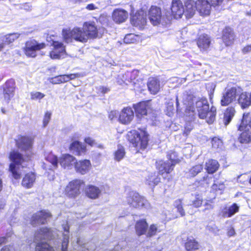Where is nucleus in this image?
<instances>
[{"label":"nucleus","instance_id":"nucleus-24","mask_svg":"<svg viewBox=\"0 0 251 251\" xmlns=\"http://www.w3.org/2000/svg\"><path fill=\"white\" fill-rule=\"evenodd\" d=\"M70 150L75 155H81L86 152V147L81 143L75 141L70 146Z\"/></svg>","mask_w":251,"mask_h":251},{"label":"nucleus","instance_id":"nucleus-33","mask_svg":"<svg viewBox=\"0 0 251 251\" xmlns=\"http://www.w3.org/2000/svg\"><path fill=\"white\" fill-rule=\"evenodd\" d=\"M100 193V190L96 186L89 185L86 189V194L88 197L92 199L98 198Z\"/></svg>","mask_w":251,"mask_h":251},{"label":"nucleus","instance_id":"nucleus-62","mask_svg":"<svg viewBox=\"0 0 251 251\" xmlns=\"http://www.w3.org/2000/svg\"><path fill=\"white\" fill-rule=\"evenodd\" d=\"M4 100L6 103H8L11 98L13 96L3 91Z\"/></svg>","mask_w":251,"mask_h":251},{"label":"nucleus","instance_id":"nucleus-18","mask_svg":"<svg viewBox=\"0 0 251 251\" xmlns=\"http://www.w3.org/2000/svg\"><path fill=\"white\" fill-rule=\"evenodd\" d=\"M91 164L90 160L87 159L81 160L75 163V171L81 175L87 174L90 170Z\"/></svg>","mask_w":251,"mask_h":251},{"label":"nucleus","instance_id":"nucleus-48","mask_svg":"<svg viewBox=\"0 0 251 251\" xmlns=\"http://www.w3.org/2000/svg\"><path fill=\"white\" fill-rule=\"evenodd\" d=\"M30 96L31 100L40 101L45 97V95L40 92L33 91L30 93Z\"/></svg>","mask_w":251,"mask_h":251},{"label":"nucleus","instance_id":"nucleus-1","mask_svg":"<svg viewBox=\"0 0 251 251\" xmlns=\"http://www.w3.org/2000/svg\"><path fill=\"white\" fill-rule=\"evenodd\" d=\"M62 35L67 42L74 39L77 41L85 43L89 38H96L98 30L94 23L85 22L82 28L75 27L72 30L63 29Z\"/></svg>","mask_w":251,"mask_h":251},{"label":"nucleus","instance_id":"nucleus-20","mask_svg":"<svg viewBox=\"0 0 251 251\" xmlns=\"http://www.w3.org/2000/svg\"><path fill=\"white\" fill-rule=\"evenodd\" d=\"M134 108L138 117L146 115L151 111L150 103L149 101L140 102L134 105Z\"/></svg>","mask_w":251,"mask_h":251},{"label":"nucleus","instance_id":"nucleus-63","mask_svg":"<svg viewBox=\"0 0 251 251\" xmlns=\"http://www.w3.org/2000/svg\"><path fill=\"white\" fill-rule=\"evenodd\" d=\"M50 83L52 84L60 83V79L59 78V75L51 78L50 80Z\"/></svg>","mask_w":251,"mask_h":251},{"label":"nucleus","instance_id":"nucleus-59","mask_svg":"<svg viewBox=\"0 0 251 251\" xmlns=\"http://www.w3.org/2000/svg\"><path fill=\"white\" fill-rule=\"evenodd\" d=\"M130 79H131L132 83L134 85L136 84V82L134 80L138 75L139 71L136 70H133L132 72H130Z\"/></svg>","mask_w":251,"mask_h":251},{"label":"nucleus","instance_id":"nucleus-15","mask_svg":"<svg viewBox=\"0 0 251 251\" xmlns=\"http://www.w3.org/2000/svg\"><path fill=\"white\" fill-rule=\"evenodd\" d=\"M75 163H76V158L69 154L63 155L59 159L60 165L65 169H72L75 168Z\"/></svg>","mask_w":251,"mask_h":251},{"label":"nucleus","instance_id":"nucleus-46","mask_svg":"<svg viewBox=\"0 0 251 251\" xmlns=\"http://www.w3.org/2000/svg\"><path fill=\"white\" fill-rule=\"evenodd\" d=\"M174 206L176 208L177 212L179 213L181 216L185 215V211L182 204V201L178 199L175 201Z\"/></svg>","mask_w":251,"mask_h":251},{"label":"nucleus","instance_id":"nucleus-47","mask_svg":"<svg viewBox=\"0 0 251 251\" xmlns=\"http://www.w3.org/2000/svg\"><path fill=\"white\" fill-rule=\"evenodd\" d=\"M130 72H126L123 75L121 81H118L119 84H122V83L128 85L129 83H132V81L130 78Z\"/></svg>","mask_w":251,"mask_h":251},{"label":"nucleus","instance_id":"nucleus-37","mask_svg":"<svg viewBox=\"0 0 251 251\" xmlns=\"http://www.w3.org/2000/svg\"><path fill=\"white\" fill-rule=\"evenodd\" d=\"M238 138L239 141L242 144H247L251 142V131L246 128L242 130Z\"/></svg>","mask_w":251,"mask_h":251},{"label":"nucleus","instance_id":"nucleus-21","mask_svg":"<svg viewBox=\"0 0 251 251\" xmlns=\"http://www.w3.org/2000/svg\"><path fill=\"white\" fill-rule=\"evenodd\" d=\"M235 34L233 29L229 27H226L222 32V40L226 46H229L233 43Z\"/></svg>","mask_w":251,"mask_h":251},{"label":"nucleus","instance_id":"nucleus-5","mask_svg":"<svg viewBox=\"0 0 251 251\" xmlns=\"http://www.w3.org/2000/svg\"><path fill=\"white\" fill-rule=\"evenodd\" d=\"M9 158L12 161L9 166V171L12 176L15 179H18L20 178L22 174L20 168L24 167L22 164L24 161V159L21 153L14 151L10 152Z\"/></svg>","mask_w":251,"mask_h":251},{"label":"nucleus","instance_id":"nucleus-54","mask_svg":"<svg viewBox=\"0 0 251 251\" xmlns=\"http://www.w3.org/2000/svg\"><path fill=\"white\" fill-rule=\"evenodd\" d=\"M203 205L205 207L204 209L203 210L204 212L213 209L214 208L213 199L206 200Z\"/></svg>","mask_w":251,"mask_h":251},{"label":"nucleus","instance_id":"nucleus-55","mask_svg":"<svg viewBox=\"0 0 251 251\" xmlns=\"http://www.w3.org/2000/svg\"><path fill=\"white\" fill-rule=\"evenodd\" d=\"M212 177H209L208 175H206L199 181V183H200L201 185L207 186L209 185V184L212 181Z\"/></svg>","mask_w":251,"mask_h":251},{"label":"nucleus","instance_id":"nucleus-17","mask_svg":"<svg viewBox=\"0 0 251 251\" xmlns=\"http://www.w3.org/2000/svg\"><path fill=\"white\" fill-rule=\"evenodd\" d=\"M195 6L201 15L207 16L210 14L211 5L207 0H197Z\"/></svg>","mask_w":251,"mask_h":251},{"label":"nucleus","instance_id":"nucleus-40","mask_svg":"<svg viewBox=\"0 0 251 251\" xmlns=\"http://www.w3.org/2000/svg\"><path fill=\"white\" fill-rule=\"evenodd\" d=\"M160 181V178L156 173H151L148 176L146 183L151 186H155Z\"/></svg>","mask_w":251,"mask_h":251},{"label":"nucleus","instance_id":"nucleus-64","mask_svg":"<svg viewBox=\"0 0 251 251\" xmlns=\"http://www.w3.org/2000/svg\"><path fill=\"white\" fill-rule=\"evenodd\" d=\"M223 0H211V6L219 5L222 4Z\"/></svg>","mask_w":251,"mask_h":251},{"label":"nucleus","instance_id":"nucleus-44","mask_svg":"<svg viewBox=\"0 0 251 251\" xmlns=\"http://www.w3.org/2000/svg\"><path fill=\"white\" fill-rule=\"evenodd\" d=\"M125 155L124 148L122 146H118V150L114 154V159L117 161L122 159Z\"/></svg>","mask_w":251,"mask_h":251},{"label":"nucleus","instance_id":"nucleus-32","mask_svg":"<svg viewBox=\"0 0 251 251\" xmlns=\"http://www.w3.org/2000/svg\"><path fill=\"white\" fill-rule=\"evenodd\" d=\"M148 227V225L145 219L138 221L135 224V230L139 236L145 234Z\"/></svg>","mask_w":251,"mask_h":251},{"label":"nucleus","instance_id":"nucleus-11","mask_svg":"<svg viewBox=\"0 0 251 251\" xmlns=\"http://www.w3.org/2000/svg\"><path fill=\"white\" fill-rule=\"evenodd\" d=\"M239 95L237 90L235 87H232L228 89L223 94L221 100V104L222 106H227L229 104L236 100V97Z\"/></svg>","mask_w":251,"mask_h":251},{"label":"nucleus","instance_id":"nucleus-16","mask_svg":"<svg viewBox=\"0 0 251 251\" xmlns=\"http://www.w3.org/2000/svg\"><path fill=\"white\" fill-rule=\"evenodd\" d=\"M171 11L176 19L180 18L184 13V8L180 0H173Z\"/></svg>","mask_w":251,"mask_h":251},{"label":"nucleus","instance_id":"nucleus-9","mask_svg":"<svg viewBox=\"0 0 251 251\" xmlns=\"http://www.w3.org/2000/svg\"><path fill=\"white\" fill-rule=\"evenodd\" d=\"M83 183L82 180L78 179L70 181L65 188V195L70 198H75L80 194V188Z\"/></svg>","mask_w":251,"mask_h":251},{"label":"nucleus","instance_id":"nucleus-39","mask_svg":"<svg viewBox=\"0 0 251 251\" xmlns=\"http://www.w3.org/2000/svg\"><path fill=\"white\" fill-rule=\"evenodd\" d=\"M21 35L18 33H13L7 34L3 37L0 38V39L3 41V45L5 44H9L14 42Z\"/></svg>","mask_w":251,"mask_h":251},{"label":"nucleus","instance_id":"nucleus-53","mask_svg":"<svg viewBox=\"0 0 251 251\" xmlns=\"http://www.w3.org/2000/svg\"><path fill=\"white\" fill-rule=\"evenodd\" d=\"M212 145L213 148L219 149L221 148L223 146V143L221 140L215 137L212 140Z\"/></svg>","mask_w":251,"mask_h":251},{"label":"nucleus","instance_id":"nucleus-42","mask_svg":"<svg viewBox=\"0 0 251 251\" xmlns=\"http://www.w3.org/2000/svg\"><path fill=\"white\" fill-rule=\"evenodd\" d=\"M198 247V242L194 239H190L185 243V248L187 251L197 250Z\"/></svg>","mask_w":251,"mask_h":251},{"label":"nucleus","instance_id":"nucleus-38","mask_svg":"<svg viewBox=\"0 0 251 251\" xmlns=\"http://www.w3.org/2000/svg\"><path fill=\"white\" fill-rule=\"evenodd\" d=\"M238 100L243 108H245L251 104V100L246 93H242L240 95Z\"/></svg>","mask_w":251,"mask_h":251},{"label":"nucleus","instance_id":"nucleus-2","mask_svg":"<svg viewBox=\"0 0 251 251\" xmlns=\"http://www.w3.org/2000/svg\"><path fill=\"white\" fill-rule=\"evenodd\" d=\"M194 112H197L198 117L201 119H205L209 125L212 124L215 120L216 108L212 106L209 109V105L206 99H201L197 100L194 105Z\"/></svg>","mask_w":251,"mask_h":251},{"label":"nucleus","instance_id":"nucleus-7","mask_svg":"<svg viewBox=\"0 0 251 251\" xmlns=\"http://www.w3.org/2000/svg\"><path fill=\"white\" fill-rule=\"evenodd\" d=\"M149 19L151 23L154 25L158 24H164L167 23V21L170 20L167 16L165 17L162 15L161 9L155 6H152L149 11Z\"/></svg>","mask_w":251,"mask_h":251},{"label":"nucleus","instance_id":"nucleus-14","mask_svg":"<svg viewBox=\"0 0 251 251\" xmlns=\"http://www.w3.org/2000/svg\"><path fill=\"white\" fill-rule=\"evenodd\" d=\"M51 216L49 212L41 210L34 214L31 220V224L33 226L38 224H45L47 219Z\"/></svg>","mask_w":251,"mask_h":251},{"label":"nucleus","instance_id":"nucleus-31","mask_svg":"<svg viewBox=\"0 0 251 251\" xmlns=\"http://www.w3.org/2000/svg\"><path fill=\"white\" fill-rule=\"evenodd\" d=\"M251 129V113H244L242 119L238 126L239 130H243L244 129Z\"/></svg>","mask_w":251,"mask_h":251},{"label":"nucleus","instance_id":"nucleus-13","mask_svg":"<svg viewBox=\"0 0 251 251\" xmlns=\"http://www.w3.org/2000/svg\"><path fill=\"white\" fill-rule=\"evenodd\" d=\"M146 13L143 10H140L136 12L131 18V23L135 26L142 27L147 22Z\"/></svg>","mask_w":251,"mask_h":251},{"label":"nucleus","instance_id":"nucleus-6","mask_svg":"<svg viewBox=\"0 0 251 251\" xmlns=\"http://www.w3.org/2000/svg\"><path fill=\"white\" fill-rule=\"evenodd\" d=\"M126 201L130 206L135 208H148L150 206V204L147 200L133 191L128 193L126 197Z\"/></svg>","mask_w":251,"mask_h":251},{"label":"nucleus","instance_id":"nucleus-50","mask_svg":"<svg viewBox=\"0 0 251 251\" xmlns=\"http://www.w3.org/2000/svg\"><path fill=\"white\" fill-rule=\"evenodd\" d=\"M169 160L173 163V165H176L179 162V159L177 158V155L175 151H171L167 155Z\"/></svg>","mask_w":251,"mask_h":251},{"label":"nucleus","instance_id":"nucleus-56","mask_svg":"<svg viewBox=\"0 0 251 251\" xmlns=\"http://www.w3.org/2000/svg\"><path fill=\"white\" fill-rule=\"evenodd\" d=\"M202 203V198L199 195L196 196V199L193 201V205L195 207H199Z\"/></svg>","mask_w":251,"mask_h":251},{"label":"nucleus","instance_id":"nucleus-41","mask_svg":"<svg viewBox=\"0 0 251 251\" xmlns=\"http://www.w3.org/2000/svg\"><path fill=\"white\" fill-rule=\"evenodd\" d=\"M14 89V84L12 80H9L6 82L3 88V91L13 96Z\"/></svg>","mask_w":251,"mask_h":251},{"label":"nucleus","instance_id":"nucleus-61","mask_svg":"<svg viewBox=\"0 0 251 251\" xmlns=\"http://www.w3.org/2000/svg\"><path fill=\"white\" fill-rule=\"evenodd\" d=\"M85 142L91 146H94L96 144L95 141L91 138L87 137L85 139Z\"/></svg>","mask_w":251,"mask_h":251},{"label":"nucleus","instance_id":"nucleus-10","mask_svg":"<svg viewBox=\"0 0 251 251\" xmlns=\"http://www.w3.org/2000/svg\"><path fill=\"white\" fill-rule=\"evenodd\" d=\"M16 145L22 151H25L28 159L32 154V140L23 136H19L16 140Z\"/></svg>","mask_w":251,"mask_h":251},{"label":"nucleus","instance_id":"nucleus-34","mask_svg":"<svg viewBox=\"0 0 251 251\" xmlns=\"http://www.w3.org/2000/svg\"><path fill=\"white\" fill-rule=\"evenodd\" d=\"M219 166L218 162L214 159H210L205 163V169L209 174H213L216 172Z\"/></svg>","mask_w":251,"mask_h":251},{"label":"nucleus","instance_id":"nucleus-43","mask_svg":"<svg viewBox=\"0 0 251 251\" xmlns=\"http://www.w3.org/2000/svg\"><path fill=\"white\" fill-rule=\"evenodd\" d=\"M78 76L77 74H71L69 75H59L60 83H64L69 81L70 80L74 79Z\"/></svg>","mask_w":251,"mask_h":251},{"label":"nucleus","instance_id":"nucleus-28","mask_svg":"<svg viewBox=\"0 0 251 251\" xmlns=\"http://www.w3.org/2000/svg\"><path fill=\"white\" fill-rule=\"evenodd\" d=\"M148 87L152 94H157L160 89V81L156 78H150L148 82Z\"/></svg>","mask_w":251,"mask_h":251},{"label":"nucleus","instance_id":"nucleus-12","mask_svg":"<svg viewBox=\"0 0 251 251\" xmlns=\"http://www.w3.org/2000/svg\"><path fill=\"white\" fill-rule=\"evenodd\" d=\"M51 45L53 46V50L50 52V56L52 59H60L63 57L66 51L63 44L58 41H52Z\"/></svg>","mask_w":251,"mask_h":251},{"label":"nucleus","instance_id":"nucleus-22","mask_svg":"<svg viewBox=\"0 0 251 251\" xmlns=\"http://www.w3.org/2000/svg\"><path fill=\"white\" fill-rule=\"evenodd\" d=\"M127 17V12L123 9H116L112 13V19L117 23L124 22Z\"/></svg>","mask_w":251,"mask_h":251},{"label":"nucleus","instance_id":"nucleus-45","mask_svg":"<svg viewBox=\"0 0 251 251\" xmlns=\"http://www.w3.org/2000/svg\"><path fill=\"white\" fill-rule=\"evenodd\" d=\"M203 169L202 165H196L192 167L189 170V175L191 177L195 176L197 174L200 173Z\"/></svg>","mask_w":251,"mask_h":251},{"label":"nucleus","instance_id":"nucleus-60","mask_svg":"<svg viewBox=\"0 0 251 251\" xmlns=\"http://www.w3.org/2000/svg\"><path fill=\"white\" fill-rule=\"evenodd\" d=\"M224 188V185L220 184L219 185L216 183H214L212 186L213 190L217 191V190H222Z\"/></svg>","mask_w":251,"mask_h":251},{"label":"nucleus","instance_id":"nucleus-49","mask_svg":"<svg viewBox=\"0 0 251 251\" xmlns=\"http://www.w3.org/2000/svg\"><path fill=\"white\" fill-rule=\"evenodd\" d=\"M161 229H159L156 225L152 224L151 225L148 231L147 236L151 237L156 234V233L158 232L161 231Z\"/></svg>","mask_w":251,"mask_h":251},{"label":"nucleus","instance_id":"nucleus-52","mask_svg":"<svg viewBox=\"0 0 251 251\" xmlns=\"http://www.w3.org/2000/svg\"><path fill=\"white\" fill-rule=\"evenodd\" d=\"M194 127V123L192 122H187L186 123L183 131V135L187 136L189 135L191 131Z\"/></svg>","mask_w":251,"mask_h":251},{"label":"nucleus","instance_id":"nucleus-57","mask_svg":"<svg viewBox=\"0 0 251 251\" xmlns=\"http://www.w3.org/2000/svg\"><path fill=\"white\" fill-rule=\"evenodd\" d=\"M51 113L50 112L47 111L46 112L43 119V125L44 127L46 126L49 124L51 118Z\"/></svg>","mask_w":251,"mask_h":251},{"label":"nucleus","instance_id":"nucleus-29","mask_svg":"<svg viewBox=\"0 0 251 251\" xmlns=\"http://www.w3.org/2000/svg\"><path fill=\"white\" fill-rule=\"evenodd\" d=\"M46 160L47 162L51 164V165L49 166L45 163H43V167L45 170H52L53 169L56 168L57 167L58 160L57 156L52 153H50L46 157Z\"/></svg>","mask_w":251,"mask_h":251},{"label":"nucleus","instance_id":"nucleus-4","mask_svg":"<svg viewBox=\"0 0 251 251\" xmlns=\"http://www.w3.org/2000/svg\"><path fill=\"white\" fill-rule=\"evenodd\" d=\"M149 135L144 131L138 132L133 130L128 134V140L132 147L136 148L137 151L139 149L145 150L148 144Z\"/></svg>","mask_w":251,"mask_h":251},{"label":"nucleus","instance_id":"nucleus-51","mask_svg":"<svg viewBox=\"0 0 251 251\" xmlns=\"http://www.w3.org/2000/svg\"><path fill=\"white\" fill-rule=\"evenodd\" d=\"M136 41V36L134 34H126L124 39V42L126 44L133 43Z\"/></svg>","mask_w":251,"mask_h":251},{"label":"nucleus","instance_id":"nucleus-35","mask_svg":"<svg viewBox=\"0 0 251 251\" xmlns=\"http://www.w3.org/2000/svg\"><path fill=\"white\" fill-rule=\"evenodd\" d=\"M35 180V176L34 173H30L25 175L23 179L22 185L27 188H31Z\"/></svg>","mask_w":251,"mask_h":251},{"label":"nucleus","instance_id":"nucleus-19","mask_svg":"<svg viewBox=\"0 0 251 251\" xmlns=\"http://www.w3.org/2000/svg\"><path fill=\"white\" fill-rule=\"evenodd\" d=\"M134 112L130 107L124 108L120 113L119 121L123 124H128L133 120Z\"/></svg>","mask_w":251,"mask_h":251},{"label":"nucleus","instance_id":"nucleus-23","mask_svg":"<svg viewBox=\"0 0 251 251\" xmlns=\"http://www.w3.org/2000/svg\"><path fill=\"white\" fill-rule=\"evenodd\" d=\"M175 166V165H173V163L169 160L165 162L163 161L156 162V167L159 172L162 174L170 173L173 170Z\"/></svg>","mask_w":251,"mask_h":251},{"label":"nucleus","instance_id":"nucleus-25","mask_svg":"<svg viewBox=\"0 0 251 251\" xmlns=\"http://www.w3.org/2000/svg\"><path fill=\"white\" fill-rule=\"evenodd\" d=\"M196 1L193 0H187L185 2L184 13L187 18H191L195 14L196 9Z\"/></svg>","mask_w":251,"mask_h":251},{"label":"nucleus","instance_id":"nucleus-27","mask_svg":"<svg viewBox=\"0 0 251 251\" xmlns=\"http://www.w3.org/2000/svg\"><path fill=\"white\" fill-rule=\"evenodd\" d=\"M197 43L201 50H206L210 45L211 39L208 35L202 34L199 37Z\"/></svg>","mask_w":251,"mask_h":251},{"label":"nucleus","instance_id":"nucleus-30","mask_svg":"<svg viewBox=\"0 0 251 251\" xmlns=\"http://www.w3.org/2000/svg\"><path fill=\"white\" fill-rule=\"evenodd\" d=\"M236 113L235 108L233 106L228 107L224 113L223 121L225 126L228 125Z\"/></svg>","mask_w":251,"mask_h":251},{"label":"nucleus","instance_id":"nucleus-36","mask_svg":"<svg viewBox=\"0 0 251 251\" xmlns=\"http://www.w3.org/2000/svg\"><path fill=\"white\" fill-rule=\"evenodd\" d=\"M239 211V206L233 203L228 208H225L222 211V215L224 217H230Z\"/></svg>","mask_w":251,"mask_h":251},{"label":"nucleus","instance_id":"nucleus-8","mask_svg":"<svg viewBox=\"0 0 251 251\" xmlns=\"http://www.w3.org/2000/svg\"><path fill=\"white\" fill-rule=\"evenodd\" d=\"M45 47V43H39L35 40L32 39L25 43L24 52L27 56L34 58L37 56V52Z\"/></svg>","mask_w":251,"mask_h":251},{"label":"nucleus","instance_id":"nucleus-3","mask_svg":"<svg viewBox=\"0 0 251 251\" xmlns=\"http://www.w3.org/2000/svg\"><path fill=\"white\" fill-rule=\"evenodd\" d=\"M54 231L47 227L38 230L35 233L34 242L36 244V251H54L53 248L44 240L55 238Z\"/></svg>","mask_w":251,"mask_h":251},{"label":"nucleus","instance_id":"nucleus-26","mask_svg":"<svg viewBox=\"0 0 251 251\" xmlns=\"http://www.w3.org/2000/svg\"><path fill=\"white\" fill-rule=\"evenodd\" d=\"M63 232L62 233V239L61 251H68V245L69 242V226L68 224L63 225Z\"/></svg>","mask_w":251,"mask_h":251},{"label":"nucleus","instance_id":"nucleus-58","mask_svg":"<svg viewBox=\"0 0 251 251\" xmlns=\"http://www.w3.org/2000/svg\"><path fill=\"white\" fill-rule=\"evenodd\" d=\"M100 22L103 25H108L109 19L108 17L104 14L101 15L99 18Z\"/></svg>","mask_w":251,"mask_h":251}]
</instances>
